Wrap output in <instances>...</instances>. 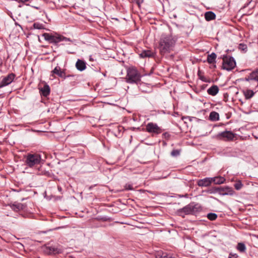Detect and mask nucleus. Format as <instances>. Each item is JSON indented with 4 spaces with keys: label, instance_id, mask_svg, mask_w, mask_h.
Wrapping results in <instances>:
<instances>
[{
    "label": "nucleus",
    "instance_id": "obj_5",
    "mask_svg": "<svg viewBox=\"0 0 258 258\" xmlns=\"http://www.w3.org/2000/svg\"><path fill=\"white\" fill-rule=\"evenodd\" d=\"M141 76L138 71L134 68H130L127 71L126 82L130 84H137L141 81Z\"/></svg>",
    "mask_w": 258,
    "mask_h": 258
},
{
    "label": "nucleus",
    "instance_id": "obj_47",
    "mask_svg": "<svg viewBox=\"0 0 258 258\" xmlns=\"http://www.w3.org/2000/svg\"><path fill=\"white\" fill-rule=\"evenodd\" d=\"M248 5H249V3H247V4H245V5H244V8H245V7H246L247 6H248Z\"/></svg>",
    "mask_w": 258,
    "mask_h": 258
},
{
    "label": "nucleus",
    "instance_id": "obj_27",
    "mask_svg": "<svg viewBox=\"0 0 258 258\" xmlns=\"http://www.w3.org/2000/svg\"><path fill=\"white\" fill-rule=\"evenodd\" d=\"M33 27L34 29L39 30L43 29L44 28V25L38 22L34 23L33 24Z\"/></svg>",
    "mask_w": 258,
    "mask_h": 258
},
{
    "label": "nucleus",
    "instance_id": "obj_19",
    "mask_svg": "<svg viewBox=\"0 0 258 258\" xmlns=\"http://www.w3.org/2000/svg\"><path fill=\"white\" fill-rule=\"evenodd\" d=\"M205 18L207 21H210L215 19L216 15L212 11H208L205 13Z\"/></svg>",
    "mask_w": 258,
    "mask_h": 258
},
{
    "label": "nucleus",
    "instance_id": "obj_32",
    "mask_svg": "<svg viewBox=\"0 0 258 258\" xmlns=\"http://www.w3.org/2000/svg\"><path fill=\"white\" fill-rule=\"evenodd\" d=\"M162 258H175L173 257L170 254H167L166 253H164L161 255Z\"/></svg>",
    "mask_w": 258,
    "mask_h": 258
},
{
    "label": "nucleus",
    "instance_id": "obj_22",
    "mask_svg": "<svg viewBox=\"0 0 258 258\" xmlns=\"http://www.w3.org/2000/svg\"><path fill=\"white\" fill-rule=\"evenodd\" d=\"M243 93L245 99H249L254 96L255 93L252 90L247 89L244 91Z\"/></svg>",
    "mask_w": 258,
    "mask_h": 258
},
{
    "label": "nucleus",
    "instance_id": "obj_31",
    "mask_svg": "<svg viewBox=\"0 0 258 258\" xmlns=\"http://www.w3.org/2000/svg\"><path fill=\"white\" fill-rule=\"evenodd\" d=\"M247 46L246 45L243 43H240L239 45V49L242 50H247Z\"/></svg>",
    "mask_w": 258,
    "mask_h": 258
},
{
    "label": "nucleus",
    "instance_id": "obj_26",
    "mask_svg": "<svg viewBox=\"0 0 258 258\" xmlns=\"http://www.w3.org/2000/svg\"><path fill=\"white\" fill-rule=\"evenodd\" d=\"M146 129H160L156 123L149 122L147 124Z\"/></svg>",
    "mask_w": 258,
    "mask_h": 258
},
{
    "label": "nucleus",
    "instance_id": "obj_34",
    "mask_svg": "<svg viewBox=\"0 0 258 258\" xmlns=\"http://www.w3.org/2000/svg\"><path fill=\"white\" fill-rule=\"evenodd\" d=\"M137 5L140 7L141 4L144 2V0H133Z\"/></svg>",
    "mask_w": 258,
    "mask_h": 258
},
{
    "label": "nucleus",
    "instance_id": "obj_11",
    "mask_svg": "<svg viewBox=\"0 0 258 258\" xmlns=\"http://www.w3.org/2000/svg\"><path fill=\"white\" fill-rule=\"evenodd\" d=\"M212 182V177H206L203 179H199L197 182V184L199 186L206 187L210 186Z\"/></svg>",
    "mask_w": 258,
    "mask_h": 258
},
{
    "label": "nucleus",
    "instance_id": "obj_12",
    "mask_svg": "<svg viewBox=\"0 0 258 258\" xmlns=\"http://www.w3.org/2000/svg\"><path fill=\"white\" fill-rule=\"evenodd\" d=\"M51 73L52 76H53V75H56L59 77L65 80L66 73L64 71L62 70L60 67H55V68L51 72Z\"/></svg>",
    "mask_w": 258,
    "mask_h": 258
},
{
    "label": "nucleus",
    "instance_id": "obj_4",
    "mask_svg": "<svg viewBox=\"0 0 258 258\" xmlns=\"http://www.w3.org/2000/svg\"><path fill=\"white\" fill-rule=\"evenodd\" d=\"M41 156L38 154H28L25 157V164L32 168L40 163Z\"/></svg>",
    "mask_w": 258,
    "mask_h": 258
},
{
    "label": "nucleus",
    "instance_id": "obj_29",
    "mask_svg": "<svg viewBox=\"0 0 258 258\" xmlns=\"http://www.w3.org/2000/svg\"><path fill=\"white\" fill-rule=\"evenodd\" d=\"M234 186L236 190H240L243 186V184L240 180H238L234 184Z\"/></svg>",
    "mask_w": 258,
    "mask_h": 258
},
{
    "label": "nucleus",
    "instance_id": "obj_6",
    "mask_svg": "<svg viewBox=\"0 0 258 258\" xmlns=\"http://www.w3.org/2000/svg\"><path fill=\"white\" fill-rule=\"evenodd\" d=\"M236 63L233 56H223V60L221 69L227 71H231L236 67Z\"/></svg>",
    "mask_w": 258,
    "mask_h": 258
},
{
    "label": "nucleus",
    "instance_id": "obj_50",
    "mask_svg": "<svg viewBox=\"0 0 258 258\" xmlns=\"http://www.w3.org/2000/svg\"><path fill=\"white\" fill-rule=\"evenodd\" d=\"M58 190H61V188H60V187H58Z\"/></svg>",
    "mask_w": 258,
    "mask_h": 258
},
{
    "label": "nucleus",
    "instance_id": "obj_41",
    "mask_svg": "<svg viewBox=\"0 0 258 258\" xmlns=\"http://www.w3.org/2000/svg\"><path fill=\"white\" fill-rule=\"evenodd\" d=\"M150 133H152V132H155V133H158L159 132H157L158 130H147Z\"/></svg>",
    "mask_w": 258,
    "mask_h": 258
},
{
    "label": "nucleus",
    "instance_id": "obj_33",
    "mask_svg": "<svg viewBox=\"0 0 258 258\" xmlns=\"http://www.w3.org/2000/svg\"><path fill=\"white\" fill-rule=\"evenodd\" d=\"M54 133V132H50L49 133H48L47 134H45V135L48 138H55Z\"/></svg>",
    "mask_w": 258,
    "mask_h": 258
},
{
    "label": "nucleus",
    "instance_id": "obj_46",
    "mask_svg": "<svg viewBox=\"0 0 258 258\" xmlns=\"http://www.w3.org/2000/svg\"><path fill=\"white\" fill-rule=\"evenodd\" d=\"M213 67L214 68H216V64H215V63H213Z\"/></svg>",
    "mask_w": 258,
    "mask_h": 258
},
{
    "label": "nucleus",
    "instance_id": "obj_38",
    "mask_svg": "<svg viewBox=\"0 0 258 258\" xmlns=\"http://www.w3.org/2000/svg\"><path fill=\"white\" fill-rule=\"evenodd\" d=\"M37 132L39 135H41L42 133H47V132L42 130H37Z\"/></svg>",
    "mask_w": 258,
    "mask_h": 258
},
{
    "label": "nucleus",
    "instance_id": "obj_45",
    "mask_svg": "<svg viewBox=\"0 0 258 258\" xmlns=\"http://www.w3.org/2000/svg\"><path fill=\"white\" fill-rule=\"evenodd\" d=\"M94 71H96V72H100V68H99L98 69H96L94 70Z\"/></svg>",
    "mask_w": 258,
    "mask_h": 258
},
{
    "label": "nucleus",
    "instance_id": "obj_23",
    "mask_svg": "<svg viewBox=\"0 0 258 258\" xmlns=\"http://www.w3.org/2000/svg\"><path fill=\"white\" fill-rule=\"evenodd\" d=\"M252 81L258 82V68L254 70L249 74Z\"/></svg>",
    "mask_w": 258,
    "mask_h": 258
},
{
    "label": "nucleus",
    "instance_id": "obj_15",
    "mask_svg": "<svg viewBox=\"0 0 258 258\" xmlns=\"http://www.w3.org/2000/svg\"><path fill=\"white\" fill-rule=\"evenodd\" d=\"M76 67L78 71L82 72L86 68V62L82 59H78L76 63Z\"/></svg>",
    "mask_w": 258,
    "mask_h": 258
},
{
    "label": "nucleus",
    "instance_id": "obj_28",
    "mask_svg": "<svg viewBox=\"0 0 258 258\" xmlns=\"http://www.w3.org/2000/svg\"><path fill=\"white\" fill-rule=\"evenodd\" d=\"M217 215L214 213H210L207 214V217L211 221L215 220L217 218Z\"/></svg>",
    "mask_w": 258,
    "mask_h": 258
},
{
    "label": "nucleus",
    "instance_id": "obj_16",
    "mask_svg": "<svg viewBox=\"0 0 258 258\" xmlns=\"http://www.w3.org/2000/svg\"><path fill=\"white\" fill-rule=\"evenodd\" d=\"M11 208L15 212H18L24 208L23 204L18 202H14L9 205Z\"/></svg>",
    "mask_w": 258,
    "mask_h": 258
},
{
    "label": "nucleus",
    "instance_id": "obj_36",
    "mask_svg": "<svg viewBox=\"0 0 258 258\" xmlns=\"http://www.w3.org/2000/svg\"><path fill=\"white\" fill-rule=\"evenodd\" d=\"M238 255L236 253H230L229 255V258H237Z\"/></svg>",
    "mask_w": 258,
    "mask_h": 258
},
{
    "label": "nucleus",
    "instance_id": "obj_7",
    "mask_svg": "<svg viewBox=\"0 0 258 258\" xmlns=\"http://www.w3.org/2000/svg\"><path fill=\"white\" fill-rule=\"evenodd\" d=\"M15 76V74L11 73L4 77L0 82V88L10 84L14 81Z\"/></svg>",
    "mask_w": 258,
    "mask_h": 258
},
{
    "label": "nucleus",
    "instance_id": "obj_3",
    "mask_svg": "<svg viewBox=\"0 0 258 258\" xmlns=\"http://www.w3.org/2000/svg\"><path fill=\"white\" fill-rule=\"evenodd\" d=\"M174 45V41L170 36H167L162 38L159 42V49L161 54L170 52L171 48Z\"/></svg>",
    "mask_w": 258,
    "mask_h": 258
},
{
    "label": "nucleus",
    "instance_id": "obj_18",
    "mask_svg": "<svg viewBox=\"0 0 258 258\" xmlns=\"http://www.w3.org/2000/svg\"><path fill=\"white\" fill-rule=\"evenodd\" d=\"M217 54L215 52H212L211 54L208 55L207 61L209 64L216 63V59Z\"/></svg>",
    "mask_w": 258,
    "mask_h": 258
},
{
    "label": "nucleus",
    "instance_id": "obj_42",
    "mask_svg": "<svg viewBox=\"0 0 258 258\" xmlns=\"http://www.w3.org/2000/svg\"><path fill=\"white\" fill-rule=\"evenodd\" d=\"M74 77V75H66V77H65V79H67V78H70V77Z\"/></svg>",
    "mask_w": 258,
    "mask_h": 258
},
{
    "label": "nucleus",
    "instance_id": "obj_30",
    "mask_svg": "<svg viewBox=\"0 0 258 258\" xmlns=\"http://www.w3.org/2000/svg\"><path fill=\"white\" fill-rule=\"evenodd\" d=\"M180 154V150H173L171 152V155L173 157H177Z\"/></svg>",
    "mask_w": 258,
    "mask_h": 258
},
{
    "label": "nucleus",
    "instance_id": "obj_25",
    "mask_svg": "<svg viewBox=\"0 0 258 258\" xmlns=\"http://www.w3.org/2000/svg\"><path fill=\"white\" fill-rule=\"evenodd\" d=\"M205 192L209 194H219V187H212L205 190Z\"/></svg>",
    "mask_w": 258,
    "mask_h": 258
},
{
    "label": "nucleus",
    "instance_id": "obj_10",
    "mask_svg": "<svg viewBox=\"0 0 258 258\" xmlns=\"http://www.w3.org/2000/svg\"><path fill=\"white\" fill-rule=\"evenodd\" d=\"M44 252L48 254H56L62 252L61 249L53 246H46L44 249Z\"/></svg>",
    "mask_w": 258,
    "mask_h": 258
},
{
    "label": "nucleus",
    "instance_id": "obj_39",
    "mask_svg": "<svg viewBox=\"0 0 258 258\" xmlns=\"http://www.w3.org/2000/svg\"><path fill=\"white\" fill-rule=\"evenodd\" d=\"M200 79L204 82H207V80H206L205 78L204 77H200Z\"/></svg>",
    "mask_w": 258,
    "mask_h": 258
},
{
    "label": "nucleus",
    "instance_id": "obj_1",
    "mask_svg": "<svg viewBox=\"0 0 258 258\" xmlns=\"http://www.w3.org/2000/svg\"><path fill=\"white\" fill-rule=\"evenodd\" d=\"M42 36L49 43L53 44L56 47L58 46V43L61 41L73 42V40L69 38L66 37L56 33H44Z\"/></svg>",
    "mask_w": 258,
    "mask_h": 258
},
{
    "label": "nucleus",
    "instance_id": "obj_44",
    "mask_svg": "<svg viewBox=\"0 0 258 258\" xmlns=\"http://www.w3.org/2000/svg\"><path fill=\"white\" fill-rule=\"evenodd\" d=\"M129 129H133V130H134V129H140V127H132L131 128H130Z\"/></svg>",
    "mask_w": 258,
    "mask_h": 258
},
{
    "label": "nucleus",
    "instance_id": "obj_8",
    "mask_svg": "<svg viewBox=\"0 0 258 258\" xmlns=\"http://www.w3.org/2000/svg\"><path fill=\"white\" fill-rule=\"evenodd\" d=\"M236 134L229 131L225 130L219 134L218 137L219 139L225 141H230L236 138Z\"/></svg>",
    "mask_w": 258,
    "mask_h": 258
},
{
    "label": "nucleus",
    "instance_id": "obj_20",
    "mask_svg": "<svg viewBox=\"0 0 258 258\" xmlns=\"http://www.w3.org/2000/svg\"><path fill=\"white\" fill-rule=\"evenodd\" d=\"M209 118L213 121H217L219 119V114L218 112L212 111L210 113Z\"/></svg>",
    "mask_w": 258,
    "mask_h": 258
},
{
    "label": "nucleus",
    "instance_id": "obj_17",
    "mask_svg": "<svg viewBox=\"0 0 258 258\" xmlns=\"http://www.w3.org/2000/svg\"><path fill=\"white\" fill-rule=\"evenodd\" d=\"M219 91L218 87L217 85H213L207 90V93L211 96H215L218 93Z\"/></svg>",
    "mask_w": 258,
    "mask_h": 258
},
{
    "label": "nucleus",
    "instance_id": "obj_14",
    "mask_svg": "<svg viewBox=\"0 0 258 258\" xmlns=\"http://www.w3.org/2000/svg\"><path fill=\"white\" fill-rule=\"evenodd\" d=\"M141 58H146V57H154L155 56V53L150 50L146 49L143 50L142 52L139 54Z\"/></svg>",
    "mask_w": 258,
    "mask_h": 258
},
{
    "label": "nucleus",
    "instance_id": "obj_48",
    "mask_svg": "<svg viewBox=\"0 0 258 258\" xmlns=\"http://www.w3.org/2000/svg\"><path fill=\"white\" fill-rule=\"evenodd\" d=\"M102 75L104 76V77H106V73H102Z\"/></svg>",
    "mask_w": 258,
    "mask_h": 258
},
{
    "label": "nucleus",
    "instance_id": "obj_35",
    "mask_svg": "<svg viewBox=\"0 0 258 258\" xmlns=\"http://www.w3.org/2000/svg\"><path fill=\"white\" fill-rule=\"evenodd\" d=\"M125 189L127 190H133V187L131 184H126L124 186Z\"/></svg>",
    "mask_w": 258,
    "mask_h": 258
},
{
    "label": "nucleus",
    "instance_id": "obj_21",
    "mask_svg": "<svg viewBox=\"0 0 258 258\" xmlns=\"http://www.w3.org/2000/svg\"><path fill=\"white\" fill-rule=\"evenodd\" d=\"M212 182H214L217 184L223 183L225 181V179L221 176L212 177Z\"/></svg>",
    "mask_w": 258,
    "mask_h": 258
},
{
    "label": "nucleus",
    "instance_id": "obj_40",
    "mask_svg": "<svg viewBox=\"0 0 258 258\" xmlns=\"http://www.w3.org/2000/svg\"><path fill=\"white\" fill-rule=\"evenodd\" d=\"M29 0H17V1L19 3L21 2V3H25V2H28Z\"/></svg>",
    "mask_w": 258,
    "mask_h": 258
},
{
    "label": "nucleus",
    "instance_id": "obj_24",
    "mask_svg": "<svg viewBox=\"0 0 258 258\" xmlns=\"http://www.w3.org/2000/svg\"><path fill=\"white\" fill-rule=\"evenodd\" d=\"M236 248L240 252H245L246 249L245 245L242 242L237 244Z\"/></svg>",
    "mask_w": 258,
    "mask_h": 258
},
{
    "label": "nucleus",
    "instance_id": "obj_43",
    "mask_svg": "<svg viewBox=\"0 0 258 258\" xmlns=\"http://www.w3.org/2000/svg\"><path fill=\"white\" fill-rule=\"evenodd\" d=\"M89 60H90V61H94V58L92 57V56L91 55H90L89 57Z\"/></svg>",
    "mask_w": 258,
    "mask_h": 258
},
{
    "label": "nucleus",
    "instance_id": "obj_53",
    "mask_svg": "<svg viewBox=\"0 0 258 258\" xmlns=\"http://www.w3.org/2000/svg\"><path fill=\"white\" fill-rule=\"evenodd\" d=\"M242 127L239 128V130L242 129Z\"/></svg>",
    "mask_w": 258,
    "mask_h": 258
},
{
    "label": "nucleus",
    "instance_id": "obj_49",
    "mask_svg": "<svg viewBox=\"0 0 258 258\" xmlns=\"http://www.w3.org/2000/svg\"><path fill=\"white\" fill-rule=\"evenodd\" d=\"M115 131H117V132H118L119 133H119V131H120V130H115Z\"/></svg>",
    "mask_w": 258,
    "mask_h": 258
},
{
    "label": "nucleus",
    "instance_id": "obj_2",
    "mask_svg": "<svg viewBox=\"0 0 258 258\" xmlns=\"http://www.w3.org/2000/svg\"><path fill=\"white\" fill-rule=\"evenodd\" d=\"M202 210L200 204L191 203L177 211L178 214L184 217L185 215H193Z\"/></svg>",
    "mask_w": 258,
    "mask_h": 258
},
{
    "label": "nucleus",
    "instance_id": "obj_37",
    "mask_svg": "<svg viewBox=\"0 0 258 258\" xmlns=\"http://www.w3.org/2000/svg\"><path fill=\"white\" fill-rule=\"evenodd\" d=\"M243 80L245 81H247V82L252 81L251 78L250 77L249 75L247 77H245L244 79H243Z\"/></svg>",
    "mask_w": 258,
    "mask_h": 258
},
{
    "label": "nucleus",
    "instance_id": "obj_51",
    "mask_svg": "<svg viewBox=\"0 0 258 258\" xmlns=\"http://www.w3.org/2000/svg\"><path fill=\"white\" fill-rule=\"evenodd\" d=\"M216 126H217V125L215 124V125L213 126V127H216Z\"/></svg>",
    "mask_w": 258,
    "mask_h": 258
},
{
    "label": "nucleus",
    "instance_id": "obj_9",
    "mask_svg": "<svg viewBox=\"0 0 258 258\" xmlns=\"http://www.w3.org/2000/svg\"><path fill=\"white\" fill-rule=\"evenodd\" d=\"M235 192L232 187L229 186L219 187V194L221 196H232Z\"/></svg>",
    "mask_w": 258,
    "mask_h": 258
},
{
    "label": "nucleus",
    "instance_id": "obj_52",
    "mask_svg": "<svg viewBox=\"0 0 258 258\" xmlns=\"http://www.w3.org/2000/svg\"><path fill=\"white\" fill-rule=\"evenodd\" d=\"M113 133L115 134V136H116V137L118 136V135H116L115 133Z\"/></svg>",
    "mask_w": 258,
    "mask_h": 258
},
{
    "label": "nucleus",
    "instance_id": "obj_13",
    "mask_svg": "<svg viewBox=\"0 0 258 258\" xmlns=\"http://www.w3.org/2000/svg\"><path fill=\"white\" fill-rule=\"evenodd\" d=\"M39 92L41 96L47 97L50 94V88L49 86L45 83L43 87L40 88Z\"/></svg>",
    "mask_w": 258,
    "mask_h": 258
}]
</instances>
